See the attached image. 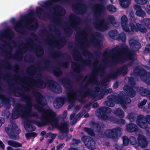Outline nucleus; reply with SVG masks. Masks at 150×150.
Masks as SVG:
<instances>
[{"instance_id":"e433bc0d","label":"nucleus","mask_w":150,"mask_h":150,"mask_svg":"<svg viewBox=\"0 0 150 150\" xmlns=\"http://www.w3.org/2000/svg\"><path fill=\"white\" fill-rule=\"evenodd\" d=\"M113 113L116 116L120 118L123 117L125 116V113L124 111L120 108H117L114 110Z\"/></svg>"},{"instance_id":"37998d69","label":"nucleus","mask_w":150,"mask_h":150,"mask_svg":"<svg viewBox=\"0 0 150 150\" xmlns=\"http://www.w3.org/2000/svg\"><path fill=\"white\" fill-rule=\"evenodd\" d=\"M134 55L135 53L134 52L130 51L125 57V58L130 60L132 62H133L136 60V58L134 57Z\"/></svg>"},{"instance_id":"a19ab883","label":"nucleus","mask_w":150,"mask_h":150,"mask_svg":"<svg viewBox=\"0 0 150 150\" xmlns=\"http://www.w3.org/2000/svg\"><path fill=\"white\" fill-rule=\"evenodd\" d=\"M86 31L89 32L91 31V28L89 27H87L86 29ZM86 31L83 30L79 34H77L76 36V40H80V37H82L83 36L86 35Z\"/></svg>"},{"instance_id":"79ce46f5","label":"nucleus","mask_w":150,"mask_h":150,"mask_svg":"<svg viewBox=\"0 0 150 150\" xmlns=\"http://www.w3.org/2000/svg\"><path fill=\"white\" fill-rule=\"evenodd\" d=\"M121 6L123 8H126L130 4L131 0H119Z\"/></svg>"},{"instance_id":"7c9ffc66","label":"nucleus","mask_w":150,"mask_h":150,"mask_svg":"<svg viewBox=\"0 0 150 150\" xmlns=\"http://www.w3.org/2000/svg\"><path fill=\"white\" fill-rule=\"evenodd\" d=\"M35 14L34 11L33 10H31L28 15L23 16L21 17V21H24V22L28 23V20H35V19L33 17Z\"/></svg>"},{"instance_id":"bb28decb","label":"nucleus","mask_w":150,"mask_h":150,"mask_svg":"<svg viewBox=\"0 0 150 150\" xmlns=\"http://www.w3.org/2000/svg\"><path fill=\"white\" fill-rule=\"evenodd\" d=\"M11 22L13 24L15 25L14 29L18 33L22 34H25V32L24 30L20 27L19 25V24L21 23H22L24 21H21V20L20 21L16 22L14 18H12L11 20Z\"/></svg>"},{"instance_id":"412c9836","label":"nucleus","mask_w":150,"mask_h":150,"mask_svg":"<svg viewBox=\"0 0 150 150\" xmlns=\"http://www.w3.org/2000/svg\"><path fill=\"white\" fill-rule=\"evenodd\" d=\"M69 18L73 22L71 25V26L75 30H77L79 28V25L81 21V19L73 14L70 15Z\"/></svg>"},{"instance_id":"7ed1b4c3","label":"nucleus","mask_w":150,"mask_h":150,"mask_svg":"<svg viewBox=\"0 0 150 150\" xmlns=\"http://www.w3.org/2000/svg\"><path fill=\"white\" fill-rule=\"evenodd\" d=\"M94 9L93 16L97 18L96 22L94 24L95 28L98 30L104 32L108 30L109 28V24L108 22L105 21L104 19H100L97 18L104 13L106 8L103 4L98 3L95 4L93 7Z\"/></svg>"},{"instance_id":"2eb2a0df","label":"nucleus","mask_w":150,"mask_h":150,"mask_svg":"<svg viewBox=\"0 0 150 150\" xmlns=\"http://www.w3.org/2000/svg\"><path fill=\"white\" fill-rule=\"evenodd\" d=\"M72 8L75 13L78 14H82L86 13L87 6L84 4H75L72 5Z\"/></svg>"},{"instance_id":"c85d7f7f","label":"nucleus","mask_w":150,"mask_h":150,"mask_svg":"<svg viewBox=\"0 0 150 150\" xmlns=\"http://www.w3.org/2000/svg\"><path fill=\"white\" fill-rule=\"evenodd\" d=\"M129 43L131 48L135 51H138L141 47V44L136 40L130 39L129 40Z\"/></svg>"},{"instance_id":"dca6fc26","label":"nucleus","mask_w":150,"mask_h":150,"mask_svg":"<svg viewBox=\"0 0 150 150\" xmlns=\"http://www.w3.org/2000/svg\"><path fill=\"white\" fill-rule=\"evenodd\" d=\"M89 83L87 82L85 84L81 86L80 88L78 91V96L81 99L83 100L89 94V90L88 88Z\"/></svg>"},{"instance_id":"473e14b6","label":"nucleus","mask_w":150,"mask_h":150,"mask_svg":"<svg viewBox=\"0 0 150 150\" xmlns=\"http://www.w3.org/2000/svg\"><path fill=\"white\" fill-rule=\"evenodd\" d=\"M44 64L46 66L44 67H38L37 69L38 71H41L42 70H45L48 71L51 67L50 66L51 64V61L48 58H46L44 60Z\"/></svg>"},{"instance_id":"72a5a7b5","label":"nucleus","mask_w":150,"mask_h":150,"mask_svg":"<svg viewBox=\"0 0 150 150\" xmlns=\"http://www.w3.org/2000/svg\"><path fill=\"white\" fill-rule=\"evenodd\" d=\"M136 74L139 76L143 81L145 78L148 74L146 71L144 69H139L137 72H136Z\"/></svg>"},{"instance_id":"c03bdc74","label":"nucleus","mask_w":150,"mask_h":150,"mask_svg":"<svg viewBox=\"0 0 150 150\" xmlns=\"http://www.w3.org/2000/svg\"><path fill=\"white\" fill-rule=\"evenodd\" d=\"M63 55L64 54H62V51L60 50L54 51V52L52 53L51 54V56L55 59Z\"/></svg>"},{"instance_id":"4c0bfd02","label":"nucleus","mask_w":150,"mask_h":150,"mask_svg":"<svg viewBox=\"0 0 150 150\" xmlns=\"http://www.w3.org/2000/svg\"><path fill=\"white\" fill-rule=\"evenodd\" d=\"M52 71L54 75L57 77H60L62 74V71L59 67H55L54 68L52 69Z\"/></svg>"},{"instance_id":"6e6552de","label":"nucleus","mask_w":150,"mask_h":150,"mask_svg":"<svg viewBox=\"0 0 150 150\" xmlns=\"http://www.w3.org/2000/svg\"><path fill=\"white\" fill-rule=\"evenodd\" d=\"M136 123L142 128H149L148 126V123L150 124V115H147L144 117L143 115H139L137 117Z\"/></svg>"},{"instance_id":"4468645a","label":"nucleus","mask_w":150,"mask_h":150,"mask_svg":"<svg viewBox=\"0 0 150 150\" xmlns=\"http://www.w3.org/2000/svg\"><path fill=\"white\" fill-rule=\"evenodd\" d=\"M47 83L49 88L53 93H60L62 92V88L57 83L54 81L48 80L47 81Z\"/></svg>"},{"instance_id":"b1692460","label":"nucleus","mask_w":150,"mask_h":150,"mask_svg":"<svg viewBox=\"0 0 150 150\" xmlns=\"http://www.w3.org/2000/svg\"><path fill=\"white\" fill-rule=\"evenodd\" d=\"M47 114V119L48 120V123H50L53 128L58 127L59 125L58 123L59 120L57 118L55 117L56 115L55 116H54L51 115Z\"/></svg>"},{"instance_id":"423d86ee","label":"nucleus","mask_w":150,"mask_h":150,"mask_svg":"<svg viewBox=\"0 0 150 150\" xmlns=\"http://www.w3.org/2000/svg\"><path fill=\"white\" fill-rule=\"evenodd\" d=\"M128 72V69L126 65L122 66L115 71H112L106 76V80L110 79V78L116 79L120 75L126 76Z\"/></svg>"},{"instance_id":"a211bd4d","label":"nucleus","mask_w":150,"mask_h":150,"mask_svg":"<svg viewBox=\"0 0 150 150\" xmlns=\"http://www.w3.org/2000/svg\"><path fill=\"white\" fill-rule=\"evenodd\" d=\"M81 140L88 149L92 150L95 149V142L92 138L84 135L81 137Z\"/></svg>"},{"instance_id":"c9c22d12","label":"nucleus","mask_w":150,"mask_h":150,"mask_svg":"<svg viewBox=\"0 0 150 150\" xmlns=\"http://www.w3.org/2000/svg\"><path fill=\"white\" fill-rule=\"evenodd\" d=\"M67 123L64 121L63 122H61L60 125H59L58 128L60 130L61 133H64L68 129V128L67 127Z\"/></svg>"},{"instance_id":"774afa93","label":"nucleus","mask_w":150,"mask_h":150,"mask_svg":"<svg viewBox=\"0 0 150 150\" xmlns=\"http://www.w3.org/2000/svg\"><path fill=\"white\" fill-rule=\"evenodd\" d=\"M146 76L143 81L147 85L150 86V73L148 72V74Z\"/></svg>"},{"instance_id":"0eeeda50","label":"nucleus","mask_w":150,"mask_h":150,"mask_svg":"<svg viewBox=\"0 0 150 150\" xmlns=\"http://www.w3.org/2000/svg\"><path fill=\"white\" fill-rule=\"evenodd\" d=\"M33 95L35 97L36 102L38 105H35V108L39 111L42 110L43 109L42 107L45 106L47 104L45 98L41 93L37 91H34Z\"/></svg>"},{"instance_id":"20e7f679","label":"nucleus","mask_w":150,"mask_h":150,"mask_svg":"<svg viewBox=\"0 0 150 150\" xmlns=\"http://www.w3.org/2000/svg\"><path fill=\"white\" fill-rule=\"evenodd\" d=\"M31 36L33 38H28L26 40V44L24 43H22L21 45L25 46L24 47L19 49V50L16 52L14 56H12L11 54L7 51L6 53L8 54L7 56L8 59H10L13 57L14 59H21L23 57V54L25 53L28 50L33 51L36 46V44H34V40H37L38 38V36L34 32H32L31 34Z\"/></svg>"},{"instance_id":"aec40b11","label":"nucleus","mask_w":150,"mask_h":150,"mask_svg":"<svg viewBox=\"0 0 150 150\" xmlns=\"http://www.w3.org/2000/svg\"><path fill=\"white\" fill-rule=\"evenodd\" d=\"M129 25L132 31L138 32L139 30L140 32L143 33H146L147 31L146 29L142 25L137 23L135 25L132 22H130L129 23Z\"/></svg>"},{"instance_id":"6ab92c4d","label":"nucleus","mask_w":150,"mask_h":150,"mask_svg":"<svg viewBox=\"0 0 150 150\" xmlns=\"http://www.w3.org/2000/svg\"><path fill=\"white\" fill-rule=\"evenodd\" d=\"M105 69L102 67H93V71L92 75V76L93 77V80H91L90 82L91 83H94L95 81H98V79L97 78V76L100 75L101 74L104 73Z\"/></svg>"},{"instance_id":"a18cd8bd","label":"nucleus","mask_w":150,"mask_h":150,"mask_svg":"<svg viewBox=\"0 0 150 150\" xmlns=\"http://www.w3.org/2000/svg\"><path fill=\"white\" fill-rule=\"evenodd\" d=\"M8 145L15 147H19L22 146V144L12 140H9L8 142Z\"/></svg>"},{"instance_id":"ddd939ff","label":"nucleus","mask_w":150,"mask_h":150,"mask_svg":"<svg viewBox=\"0 0 150 150\" xmlns=\"http://www.w3.org/2000/svg\"><path fill=\"white\" fill-rule=\"evenodd\" d=\"M5 130L11 139L16 140L19 138L18 134L20 133L21 131L16 125L15 126H12L11 129L6 127Z\"/></svg>"},{"instance_id":"1a4fd4ad","label":"nucleus","mask_w":150,"mask_h":150,"mask_svg":"<svg viewBox=\"0 0 150 150\" xmlns=\"http://www.w3.org/2000/svg\"><path fill=\"white\" fill-rule=\"evenodd\" d=\"M55 116L56 114L51 109H47L45 110V112L43 113L40 118L41 121H37L36 125L39 127L44 126L48 124V120L47 119V114Z\"/></svg>"},{"instance_id":"39448f33","label":"nucleus","mask_w":150,"mask_h":150,"mask_svg":"<svg viewBox=\"0 0 150 150\" xmlns=\"http://www.w3.org/2000/svg\"><path fill=\"white\" fill-rule=\"evenodd\" d=\"M111 109L107 107L104 106L99 108L98 117L104 120H108L111 122L115 123L117 120L112 116L108 117L107 114H109L111 112Z\"/></svg>"},{"instance_id":"f704fd0d","label":"nucleus","mask_w":150,"mask_h":150,"mask_svg":"<svg viewBox=\"0 0 150 150\" xmlns=\"http://www.w3.org/2000/svg\"><path fill=\"white\" fill-rule=\"evenodd\" d=\"M35 86L40 89H44L46 87V83L42 79H38L35 80Z\"/></svg>"},{"instance_id":"6e6d98bb","label":"nucleus","mask_w":150,"mask_h":150,"mask_svg":"<svg viewBox=\"0 0 150 150\" xmlns=\"http://www.w3.org/2000/svg\"><path fill=\"white\" fill-rule=\"evenodd\" d=\"M135 13L137 16L142 18H144L146 15V13L142 10V8L141 9L136 11Z\"/></svg>"},{"instance_id":"9b49d317","label":"nucleus","mask_w":150,"mask_h":150,"mask_svg":"<svg viewBox=\"0 0 150 150\" xmlns=\"http://www.w3.org/2000/svg\"><path fill=\"white\" fill-rule=\"evenodd\" d=\"M108 99L113 100L114 102L117 104H121L130 103L131 101L129 98H125L122 95L117 94V95H112L107 97Z\"/></svg>"},{"instance_id":"5fc2aeb1","label":"nucleus","mask_w":150,"mask_h":150,"mask_svg":"<svg viewBox=\"0 0 150 150\" xmlns=\"http://www.w3.org/2000/svg\"><path fill=\"white\" fill-rule=\"evenodd\" d=\"M106 8L107 9L108 11L111 13L115 12L117 10L116 7L112 4H110L107 5Z\"/></svg>"},{"instance_id":"0e129e2a","label":"nucleus","mask_w":150,"mask_h":150,"mask_svg":"<svg viewBox=\"0 0 150 150\" xmlns=\"http://www.w3.org/2000/svg\"><path fill=\"white\" fill-rule=\"evenodd\" d=\"M129 142L132 145H135L137 144L138 141H137L136 138L133 136H131L130 137Z\"/></svg>"},{"instance_id":"de8ad7c7","label":"nucleus","mask_w":150,"mask_h":150,"mask_svg":"<svg viewBox=\"0 0 150 150\" xmlns=\"http://www.w3.org/2000/svg\"><path fill=\"white\" fill-rule=\"evenodd\" d=\"M92 125L95 128L97 132L99 133L101 132V127L99 123L93 121L92 122Z\"/></svg>"},{"instance_id":"338daca9","label":"nucleus","mask_w":150,"mask_h":150,"mask_svg":"<svg viewBox=\"0 0 150 150\" xmlns=\"http://www.w3.org/2000/svg\"><path fill=\"white\" fill-rule=\"evenodd\" d=\"M36 12L40 17L42 15V12L44 11V9L40 6H38L36 8Z\"/></svg>"},{"instance_id":"9d476101","label":"nucleus","mask_w":150,"mask_h":150,"mask_svg":"<svg viewBox=\"0 0 150 150\" xmlns=\"http://www.w3.org/2000/svg\"><path fill=\"white\" fill-rule=\"evenodd\" d=\"M122 131L120 127H117L111 129L105 130L103 134V136L109 138L116 139L118 138V133Z\"/></svg>"},{"instance_id":"f257e3e1","label":"nucleus","mask_w":150,"mask_h":150,"mask_svg":"<svg viewBox=\"0 0 150 150\" xmlns=\"http://www.w3.org/2000/svg\"><path fill=\"white\" fill-rule=\"evenodd\" d=\"M18 96L16 97L21 96L20 101L26 103L25 104L18 103L15 105L14 108L12 110L11 117L13 119H16L20 116L22 118H25L28 116L31 117L36 116L35 114L32 113L33 104L32 102V96L28 93H21L19 91L17 92Z\"/></svg>"},{"instance_id":"69168bd1","label":"nucleus","mask_w":150,"mask_h":150,"mask_svg":"<svg viewBox=\"0 0 150 150\" xmlns=\"http://www.w3.org/2000/svg\"><path fill=\"white\" fill-rule=\"evenodd\" d=\"M37 121L36 120H27L24 123V125L29 126L30 125H31V123L36 125Z\"/></svg>"},{"instance_id":"052dcab7","label":"nucleus","mask_w":150,"mask_h":150,"mask_svg":"<svg viewBox=\"0 0 150 150\" xmlns=\"http://www.w3.org/2000/svg\"><path fill=\"white\" fill-rule=\"evenodd\" d=\"M136 116L134 113L132 112L128 114L127 117L131 122H132L135 120Z\"/></svg>"},{"instance_id":"13d9d810","label":"nucleus","mask_w":150,"mask_h":150,"mask_svg":"<svg viewBox=\"0 0 150 150\" xmlns=\"http://www.w3.org/2000/svg\"><path fill=\"white\" fill-rule=\"evenodd\" d=\"M108 100L105 101L104 102V105L111 107H113L115 105L114 103L113 102L114 100L109 99Z\"/></svg>"},{"instance_id":"bf43d9fd","label":"nucleus","mask_w":150,"mask_h":150,"mask_svg":"<svg viewBox=\"0 0 150 150\" xmlns=\"http://www.w3.org/2000/svg\"><path fill=\"white\" fill-rule=\"evenodd\" d=\"M37 134L34 132H31L25 134V135L27 139H29L30 137H35L37 136Z\"/></svg>"},{"instance_id":"58836bf2","label":"nucleus","mask_w":150,"mask_h":150,"mask_svg":"<svg viewBox=\"0 0 150 150\" xmlns=\"http://www.w3.org/2000/svg\"><path fill=\"white\" fill-rule=\"evenodd\" d=\"M118 33L116 30H113L109 33V37L112 39L117 40L118 39Z\"/></svg>"},{"instance_id":"4be33fe9","label":"nucleus","mask_w":150,"mask_h":150,"mask_svg":"<svg viewBox=\"0 0 150 150\" xmlns=\"http://www.w3.org/2000/svg\"><path fill=\"white\" fill-rule=\"evenodd\" d=\"M13 32L11 29H7L0 32V40L4 41V38L10 39L13 38Z\"/></svg>"},{"instance_id":"680f3d73","label":"nucleus","mask_w":150,"mask_h":150,"mask_svg":"<svg viewBox=\"0 0 150 150\" xmlns=\"http://www.w3.org/2000/svg\"><path fill=\"white\" fill-rule=\"evenodd\" d=\"M142 23L145 27H147L150 25V19L149 18H145L142 21Z\"/></svg>"},{"instance_id":"f03ea898","label":"nucleus","mask_w":150,"mask_h":150,"mask_svg":"<svg viewBox=\"0 0 150 150\" xmlns=\"http://www.w3.org/2000/svg\"><path fill=\"white\" fill-rule=\"evenodd\" d=\"M74 52L76 54L75 55H73L74 59L76 60V59H78L82 62V63L80 64L75 63H72L71 67L74 71L80 73L81 70L85 69L86 67H90L92 64L91 59L93 58L94 56L91 52L86 50L83 51V55L87 57L88 58V59H83L80 52L77 50L75 49Z\"/></svg>"},{"instance_id":"49530a36","label":"nucleus","mask_w":150,"mask_h":150,"mask_svg":"<svg viewBox=\"0 0 150 150\" xmlns=\"http://www.w3.org/2000/svg\"><path fill=\"white\" fill-rule=\"evenodd\" d=\"M124 59L119 54L117 56H115L112 59V62L114 63L117 64L121 62H124Z\"/></svg>"},{"instance_id":"e2e57ef3","label":"nucleus","mask_w":150,"mask_h":150,"mask_svg":"<svg viewBox=\"0 0 150 150\" xmlns=\"http://www.w3.org/2000/svg\"><path fill=\"white\" fill-rule=\"evenodd\" d=\"M123 144L124 146L128 145L129 142V139L126 136H124L122 137Z\"/></svg>"},{"instance_id":"c756f323","label":"nucleus","mask_w":150,"mask_h":150,"mask_svg":"<svg viewBox=\"0 0 150 150\" xmlns=\"http://www.w3.org/2000/svg\"><path fill=\"white\" fill-rule=\"evenodd\" d=\"M123 90L130 98H133L136 95V91L131 87L128 85H125L123 88Z\"/></svg>"},{"instance_id":"8fccbe9b","label":"nucleus","mask_w":150,"mask_h":150,"mask_svg":"<svg viewBox=\"0 0 150 150\" xmlns=\"http://www.w3.org/2000/svg\"><path fill=\"white\" fill-rule=\"evenodd\" d=\"M83 129L84 131L87 133L89 135L92 137L95 136V133L91 128L87 127H84Z\"/></svg>"},{"instance_id":"a878e982","label":"nucleus","mask_w":150,"mask_h":150,"mask_svg":"<svg viewBox=\"0 0 150 150\" xmlns=\"http://www.w3.org/2000/svg\"><path fill=\"white\" fill-rule=\"evenodd\" d=\"M137 91L141 96H147L148 98H150V90L148 88L139 87L137 88Z\"/></svg>"},{"instance_id":"3c124183","label":"nucleus","mask_w":150,"mask_h":150,"mask_svg":"<svg viewBox=\"0 0 150 150\" xmlns=\"http://www.w3.org/2000/svg\"><path fill=\"white\" fill-rule=\"evenodd\" d=\"M37 49L38 50V51L36 52V54L37 56L38 57H42L44 52L43 49L41 46L39 45L37 47Z\"/></svg>"},{"instance_id":"393cba45","label":"nucleus","mask_w":150,"mask_h":150,"mask_svg":"<svg viewBox=\"0 0 150 150\" xmlns=\"http://www.w3.org/2000/svg\"><path fill=\"white\" fill-rule=\"evenodd\" d=\"M92 37L90 40V42L96 47H101L102 44H101V40L96 38L99 36V34L97 32H94L91 35Z\"/></svg>"},{"instance_id":"864d4df0","label":"nucleus","mask_w":150,"mask_h":150,"mask_svg":"<svg viewBox=\"0 0 150 150\" xmlns=\"http://www.w3.org/2000/svg\"><path fill=\"white\" fill-rule=\"evenodd\" d=\"M64 32L66 36L70 37L73 34V31L72 28L69 26H68L66 29L64 30Z\"/></svg>"},{"instance_id":"2f4dec72","label":"nucleus","mask_w":150,"mask_h":150,"mask_svg":"<svg viewBox=\"0 0 150 150\" xmlns=\"http://www.w3.org/2000/svg\"><path fill=\"white\" fill-rule=\"evenodd\" d=\"M127 130L128 132H137L139 130L138 127L135 124L133 123H129L126 125Z\"/></svg>"},{"instance_id":"ea45409f","label":"nucleus","mask_w":150,"mask_h":150,"mask_svg":"<svg viewBox=\"0 0 150 150\" xmlns=\"http://www.w3.org/2000/svg\"><path fill=\"white\" fill-rule=\"evenodd\" d=\"M11 43L13 45V46L11 45L9 43L5 44H3L1 46H2L3 48H5L6 46L7 47L9 51L10 52H11L13 50V47H15L17 46L16 43L13 40H11Z\"/></svg>"},{"instance_id":"5701e85b","label":"nucleus","mask_w":150,"mask_h":150,"mask_svg":"<svg viewBox=\"0 0 150 150\" xmlns=\"http://www.w3.org/2000/svg\"><path fill=\"white\" fill-rule=\"evenodd\" d=\"M71 0H50L44 3L41 6L45 7L47 8L50 9V7L52 6L53 3L60 2L63 4H67L69 3Z\"/></svg>"},{"instance_id":"f3484780","label":"nucleus","mask_w":150,"mask_h":150,"mask_svg":"<svg viewBox=\"0 0 150 150\" xmlns=\"http://www.w3.org/2000/svg\"><path fill=\"white\" fill-rule=\"evenodd\" d=\"M55 11H57V16H54L53 18V21L57 24L59 23V22L60 20V16L64 15L66 13V11L61 6L57 5L53 7Z\"/></svg>"},{"instance_id":"f8f14e48","label":"nucleus","mask_w":150,"mask_h":150,"mask_svg":"<svg viewBox=\"0 0 150 150\" xmlns=\"http://www.w3.org/2000/svg\"><path fill=\"white\" fill-rule=\"evenodd\" d=\"M59 82L62 83L64 87L67 89V93L70 94L75 93L73 89V82L68 77H62L59 79Z\"/></svg>"},{"instance_id":"09e8293b","label":"nucleus","mask_w":150,"mask_h":150,"mask_svg":"<svg viewBox=\"0 0 150 150\" xmlns=\"http://www.w3.org/2000/svg\"><path fill=\"white\" fill-rule=\"evenodd\" d=\"M66 43V40L64 38H63L61 40L59 41V42L57 43L56 46L58 49H59L63 47Z\"/></svg>"},{"instance_id":"cd10ccee","label":"nucleus","mask_w":150,"mask_h":150,"mask_svg":"<svg viewBox=\"0 0 150 150\" xmlns=\"http://www.w3.org/2000/svg\"><path fill=\"white\" fill-rule=\"evenodd\" d=\"M137 145L142 148H145L148 145V142L146 137L144 135H140L137 138Z\"/></svg>"},{"instance_id":"603ef678","label":"nucleus","mask_w":150,"mask_h":150,"mask_svg":"<svg viewBox=\"0 0 150 150\" xmlns=\"http://www.w3.org/2000/svg\"><path fill=\"white\" fill-rule=\"evenodd\" d=\"M72 69L73 70V71L71 73V74H72L74 73V72H76L78 73V76L76 77V79L77 81H81L82 80H83V81H84L85 79V78H84L83 74H80V73H78L76 71H74L73 70V69L72 68ZM80 72H81V71Z\"/></svg>"},{"instance_id":"4d7b16f0","label":"nucleus","mask_w":150,"mask_h":150,"mask_svg":"<svg viewBox=\"0 0 150 150\" xmlns=\"http://www.w3.org/2000/svg\"><path fill=\"white\" fill-rule=\"evenodd\" d=\"M118 39L120 40L122 42H125L126 39V37L125 33H122L120 34L118 33Z\"/></svg>"}]
</instances>
